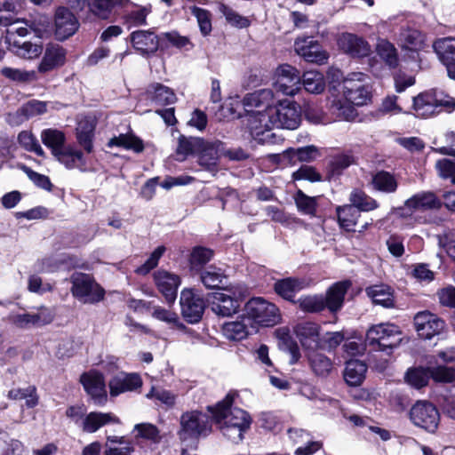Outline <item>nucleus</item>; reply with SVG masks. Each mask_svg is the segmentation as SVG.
<instances>
[{
    "label": "nucleus",
    "mask_w": 455,
    "mask_h": 455,
    "mask_svg": "<svg viewBox=\"0 0 455 455\" xmlns=\"http://www.w3.org/2000/svg\"><path fill=\"white\" fill-rule=\"evenodd\" d=\"M430 378L435 382L450 383L455 380V367L437 366L430 368Z\"/></svg>",
    "instance_id": "obj_62"
},
{
    "label": "nucleus",
    "mask_w": 455,
    "mask_h": 455,
    "mask_svg": "<svg viewBox=\"0 0 455 455\" xmlns=\"http://www.w3.org/2000/svg\"><path fill=\"white\" fill-rule=\"evenodd\" d=\"M66 60V51L62 46L56 44H50L46 46L44 55L38 66L41 73L49 72L62 66Z\"/></svg>",
    "instance_id": "obj_28"
},
{
    "label": "nucleus",
    "mask_w": 455,
    "mask_h": 455,
    "mask_svg": "<svg viewBox=\"0 0 455 455\" xmlns=\"http://www.w3.org/2000/svg\"><path fill=\"white\" fill-rule=\"evenodd\" d=\"M321 156V149L314 145L297 149L290 148L283 152V157H287L290 161H293L296 157L299 162H312Z\"/></svg>",
    "instance_id": "obj_45"
},
{
    "label": "nucleus",
    "mask_w": 455,
    "mask_h": 455,
    "mask_svg": "<svg viewBox=\"0 0 455 455\" xmlns=\"http://www.w3.org/2000/svg\"><path fill=\"white\" fill-rule=\"evenodd\" d=\"M317 349L307 352L309 365L317 376L325 377L332 370V362L325 355L316 351Z\"/></svg>",
    "instance_id": "obj_37"
},
{
    "label": "nucleus",
    "mask_w": 455,
    "mask_h": 455,
    "mask_svg": "<svg viewBox=\"0 0 455 455\" xmlns=\"http://www.w3.org/2000/svg\"><path fill=\"white\" fill-rule=\"evenodd\" d=\"M430 374V368H414L406 372L405 379L411 386L420 388L427 384Z\"/></svg>",
    "instance_id": "obj_54"
},
{
    "label": "nucleus",
    "mask_w": 455,
    "mask_h": 455,
    "mask_svg": "<svg viewBox=\"0 0 455 455\" xmlns=\"http://www.w3.org/2000/svg\"><path fill=\"white\" fill-rule=\"evenodd\" d=\"M376 52L379 57L389 67L395 68L398 65V52L395 45L387 39L380 38L376 44Z\"/></svg>",
    "instance_id": "obj_43"
},
{
    "label": "nucleus",
    "mask_w": 455,
    "mask_h": 455,
    "mask_svg": "<svg viewBox=\"0 0 455 455\" xmlns=\"http://www.w3.org/2000/svg\"><path fill=\"white\" fill-rule=\"evenodd\" d=\"M213 256V251L208 248L195 247L190 254V266L193 269H199L208 263Z\"/></svg>",
    "instance_id": "obj_57"
},
{
    "label": "nucleus",
    "mask_w": 455,
    "mask_h": 455,
    "mask_svg": "<svg viewBox=\"0 0 455 455\" xmlns=\"http://www.w3.org/2000/svg\"><path fill=\"white\" fill-rule=\"evenodd\" d=\"M7 398L13 401L25 400L27 408H35L39 403V396L36 386L29 385L24 388L13 387L7 393Z\"/></svg>",
    "instance_id": "obj_35"
},
{
    "label": "nucleus",
    "mask_w": 455,
    "mask_h": 455,
    "mask_svg": "<svg viewBox=\"0 0 455 455\" xmlns=\"http://www.w3.org/2000/svg\"><path fill=\"white\" fill-rule=\"evenodd\" d=\"M371 185L375 190L387 194L395 192L398 187L395 176L386 171H379L373 174Z\"/></svg>",
    "instance_id": "obj_41"
},
{
    "label": "nucleus",
    "mask_w": 455,
    "mask_h": 455,
    "mask_svg": "<svg viewBox=\"0 0 455 455\" xmlns=\"http://www.w3.org/2000/svg\"><path fill=\"white\" fill-rule=\"evenodd\" d=\"M246 317L242 321L225 323L222 326L223 335L229 340H242L248 335Z\"/></svg>",
    "instance_id": "obj_48"
},
{
    "label": "nucleus",
    "mask_w": 455,
    "mask_h": 455,
    "mask_svg": "<svg viewBox=\"0 0 455 455\" xmlns=\"http://www.w3.org/2000/svg\"><path fill=\"white\" fill-rule=\"evenodd\" d=\"M409 199L412 201L417 212L438 209L441 206L440 200L432 192L418 193Z\"/></svg>",
    "instance_id": "obj_47"
},
{
    "label": "nucleus",
    "mask_w": 455,
    "mask_h": 455,
    "mask_svg": "<svg viewBox=\"0 0 455 455\" xmlns=\"http://www.w3.org/2000/svg\"><path fill=\"white\" fill-rule=\"evenodd\" d=\"M211 432L209 417L201 411H191L184 412L180 417V429L178 433L181 441L197 439Z\"/></svg>",
    "instance_id": "obj_9"
},
{
    "label": "nucleus",
    "mask_w": 455,
    "mask_h": 455,
    "mask_svg": "<svg viewBox=\"0 0 455 455\" xmlns=\"http://www.w3.org/2000/svg\"><path fill=\"white\" fill-rule=\"evenodd\" d=\"M235 396V392H229L215 407L211 408V411L222 435L234 443H239L250 429L251 418L244 410L233 406Z\"/></svg>",
    "instance_id": "obj_1"
},
{
    "label": "nucleus",
    "mask_w": 455,
    "mask_h": 455,
    "mask_svg": "<svg viewBox=\"0 0 455 455\" xmlns=\"http://www.w3.org/2000/svg\"><path fill=\"white\" fill-rule=\"evenodd\" d=\"M181 314L187 322L198 323L204 314L205 303L203 297L193 289H184L180 300Z\"/></svg>",
    "instance_id": "obj_13"
},
{
    "label": "nucleus",
    "mask_w": 455,
    "mask_h": 455,
    "mask_svg": "<svg viewBox=\"0 0 455 455\" xmlns=\"http://www.w3.org/2000/svg\"><path fill=\"white\" fill-rule=\"evenodd\" d=\"M304 280L297 278H285L275 283V292L287 300H291L295 294L306 286Z\"/></svg>",
    "instance_id": "obj_39"
},
{
    "label": "nucleus",
    "mask_w": 455,
    "mask_h": 455,
    "mask_svg": "<svg viewBox=\"0 0 455 455\" xmlns=\"http://www.w3.org/2000/svg\"><path fill=\"white\" fill-rule=\"evenodd\" d=\"M80 382L94 404L101 406L106 403L108 394L105 379L100 372L93 370L84 372L80 377Z\"/></svg>",
    "instance_id": "obj_14"
},
{
    "label": "nucleus",
    "mask_w": 455,
    "mask_h": 455,
    "mask_svg": "<svg viewBox=\"0 0 455 455\" xmlns=\"http://www.w3.org/2000/svg\"><path fill=\"white\" fill-rule=\"evenodd\" d=\"M154 281L166 302L172 304L177 298L180 277L174 273L160 269L154 274Z\"/></svg>",
    "instance_id": "obj_20"
},
{
    "label": "nucleus",
    "mask_w": 455,
    "mask_h": 455,
    "mask_svg": "<svg viewBox=\"0 0 455 455\" xmlns=\"http://www.w3.org/2000/svg\"><path fill=\"white\" fill-rule=\"evenodd\" d=\"M115 424H120V419L113 412L92 411L86 414L81 427L84 432L95 433L102 427Z\"/></svg>",
    "instance_id": "obj_27"
},
{
    "label": "nucleus",
    "mask_w": 455,
    "mask_h": 455,
    "mask_svg": "<svg viewBox=\"0 0 455 455\" xmlns=\"http://www.w3.org/2000/svg\"><path fill=\"white\" fill-rule=\"evenodd\" d=\"M277 101L278 100L271 89L258 90L244 96L243 105L251 135L260 136L263 126L258 123L263 116H267L272 113Z\"/></svg>",
    "instance_id": "obj_4"
},
{
    "label": "nucleus",
    "mask_w": 455,
    "mask_h": 455,
    "mask_svg": "<svg viewBox=\"0 0 455 455\" xmlns=\"http://www.w3.org/2000/svg\"><path fill=\"white\" fill-rule=\"evenodd\" d=\"M108 146L109 148L118 147L126 150H132L135 153H140L144 149L143 141L132 132L122 133L113 137L109 140Z\"/></svg>",
    "instance_id": "obj_38"
},
{
    "label": "nucleus",
    "mask_w": 455,
    "mask_h": 455,
    "mask_svg": "<svg viewBox=\"0 0 455 455\" xmlns=\"http://www.w3.org/2000/svg\"><path fill=\"white\" fill-rule=\"evenodd\" d=\"M47 111V103L39 100H30L20 108L12 116L15 120H10L12 124H19L28 118L43 115Z\"/></svg>",
    "instance_id": "obj_34"
},
{
    "label": "nucleus",
    "mask_w": 455,
    "mask_h": 455,
    "mask_svg": "<svg viewBox=\"0 0 455 455\" xmlns=\"http://www.w3.org/2000/svg\"><path fill=\"white\" fill-rule=\"evenodd\" d=\"M414 324L418 334L427 339L439 334L445 326L441 318L429 311L419 312L414 317Z\"/></svg>",
    "instance_id": "obj_19"
},
{
    "label": "nucleus",
    "mask_w": 455,
    "mask_h": 455,
    "mask_svg": "<svg viewBox=\"0 0 455 455\" xmlns=\"http://www.w3.org/2000/svg\"><path fill=\"white\" fill-rule=\"evenodd\" d=\"M55 35L59 40H65L78 29L76 17L66 7H60L55 12Z\"/></svg>",
    "instance_id": "obj_21"
},
{
    "label": "nucleus",
    "mask_w": 455,
    "mask_h": 455,
    "mask_svg": "<svg viewBox=\"0 0 455 455\" xmlns=\"http://www.w3.org/2000/svg\"><path fill=\"white\" fill-rule=\"evenodd\" d=\"M141 385V379L136 373L120 372L108 382L111 396H117L120 394L133 391L140 387Z\"/></svg>",
    "instance_id": "obj_25"
},
{
    "label": "nucleus",
    "mask_w": 455,
    "mask_h": 455,
    "mask_svg": "<svg viewBox=\"0 0 455 455\" xmlns=\"http://www.w3.org/2000/svg\"><path fill=\"white\" fill-rule=\"evenodd\" d=\"M402 48L409 51H421L426 47L425 35L414 28H403L397 38Z\"/></svg>",
    "instance_id": "obj_33"
},
{
    "label": "nucleus",
    "mask_w": 455,
    "mask_h": 455,
    "mask_svg": "<svg viewBox=\"0 0 455 455\" xmlns=\"http://www.w3.org/2000/svg\"><path fill=\"white\" fill-rule=\"evenodd\" d=\"M203 144L196 152L198 163L205 169L212 171L222 154V143L220 141H206L203 139Z\"/></svg>",
    "instance_id": "obj_26"
},
{
    "label": "nucleus",
    "mask_w": 455,
    "mask_h": 455,
    "mask_svg": "<svg viewBox=\"0 0 455 455\" xmlns=\"http://www.w3.org/2000/svg\"><path fill=\"white\" fill-rule=\"evenodd\" d=\"M31 313L33 315L35 328H40L51 324L56 315V312L53 307H49L44 305L32 307Z\"/></svg>",
    "instance_id": "obj_52"
},
{
    "label": "nucleus",
    "mask_w": 455,
    "mask_h": 455,
    "mask_svg": "<svg viewBox=\"0 0 455 455\" xmlns=\"http://www.w3.org/2000/svg\"><path fill=\"white\" fill-rule=\"evenodd\" d=\"M301 85L299 72L288 64L279 66L275 73V88L285 95H295Z\"/></svg>",
    "instance_id": "obj_12"
},
{
    "label": "nucleus",
    "mask_w": 455,
    "mask_h": 455,
    "mask_svg": "<svg viewBox=\"0 0 455 455\" xmlns=\"http://www.w3.org/2000/svg\"><path fill=\"white\" fill-rule=\"evenodd\" d=\"M71 283L73 296L84 304L96 303L104 298V290L87 274H73Z\"/></svg>",
    "instance_id": "obj_10"
},
{
    "label": "nucleus",
    "mask_w": 455,
    "mask_h": 455,
    "mask_svg": "<svg viewBox=\"0 0 455 455\" xmlns=\"http://www.w3.org/2000/svg\"><path fill=\"white\" fill-rule=\"evenodd\" d=\"M18 141L26 150L33 152L39 156H43L44 155V149L32 132L28 131L20 132L18 135Z\"/></svg>",
    "instance_id": "obj_58"
},
{
    "label": "nucleus",
    "mask_w": 455,
    "mask_h": 455,
    "mask_svg": "<svg viewBox=\"0 0 455 455\" xmlns=\"http://www.w3.org/2000/svg\"><path fill=\"white\" fill-rule=\"evenodd\" d=\"M356 106L347 101L345 98H337L331 101L329 111L335 121L353 122L358 116Z\"/></svg>",
    "instance_id": "obj_30"
},
{
    "label": "nucleus",
    "mask_w": 455,
    "mask_h": 455,
    "mask_svg": "<svg viewBox=\"0 0 455 455\" xmlns=\"http://www.w3.org/2000/svg\"><path fill=\"white\" fill-rule=\"evenodd\" d=\"M301 84H303L304 89L309 93H322L325 89L324 76L317 70L312 69L306 71L301 77Z\"/></svg>",
    "instance_id": "obj_42"
},
{
    "label": "nucleus",
    "mask_w": 455,
    "mask_h": 455,
    "mask_svg": "<svg viewBox=\"0 0 455 455\" xmlns=\"http://www.w3.org/2000/svg\"><path fill=\"white\" fill-rule=\"evenodd\" d=\"M349 201L358 212H370L379 207L378 202L361 189H354L350 194Z\"/></svg>",
    "instance_id": "obj_46"
},
{
    "label": "nucleus",
    "mask_w": 455,
    "mask_h": 455,
    "mask_svg": "<svg viewBox=\"0 0 455 455\" xmlns=\"http://www.w3.org/2000/svg\"><path fill=\"white\" fill-rule=\"evenodd\" d=\"M294 332L307 352L318 349L320 334L319 326L316 323L310 322L298 323L294 328Z\"/></svg>",
    "instance_id": "obj_24"
},
{
    "label": "nucleus",
    "mask_w": 455,
    "mask_h": 455,
    "mask_svg": "<svg viewBox=\"0 0 455 455\" xmlns=\"http://www.w3.org/2000/svg\"><path fill=\"white\" fill-rule=\"evenodd\" d=\"M403 341L399 326L391 323L371 325L366 332L365 343L373 350L385 351L390 355Z\"/></svg>",
    "instance_id": "obj_5"
},
{
    "label": "nucleus",
    "mask_w": 455,
    "mask_h": 455,
    "mask_svg": "<svg viewBox=\"0 0 455 455\" xmlns=\"http://www.w3.org/2000/svg\"><path fill=\"white\" fill-rule=\"evenodd\" d=\"M165 252V247L161 245L158 246L154 250V251L150 254L148 259L146 260V262L137 267L136 273L139 275H147L148 274L153 268H155L159 262V259Z\"/></svg>",
    "instance_id": "obj_63"
},
{
    "label": "nucleus",
    "mask_w": 455,
    "mask_h": 455,
    "mask_svg": "<svg viewBox=\"0 0 455 455\" xmlns=\"http://www.w3.org/2000/svg\"><path fill=\"white\" fill-rule=\"evenodd\" d=\"M355 164V157L351 153H340L334 156L330 163L332 174H340L345 169Z\"/></svg>",
    "instance_id": "obj_59"
},
{
    "label": "nucleus",
    "mask_w": 455,
    "mask_h": 455,
    "mask_svg": "<svg viewBox=\"0 0 455 455\" xmlns=\"http://www.w3.org/2000/svg\"><path fill=\"white\" fill-rule=\"evenodd\" d=\"M259 124L263 126L262 133L259 140L267 142L275 134L271 130L275 127L284 128L288 130L297 129L301 122V109L299 104L288 100H278L272 113L267 116H263Z\"/></svg>",
    "instance_id": "obj_3"
},
{
    "label": "nucleus",
    "mask_w": 455,
    "mask_h": 455,
    "mask_svg": "<svg viewBox=\"0 0 455 455\" xmlns=\"http://www.w3.org/2000/svg\"><path fill=\"white\" fill-rule=\"evenodd\" d=\"M337 215L339 226L347 231H355V226L360 216L359 212L351 204L339 206Z\"/></svg>",
    "instance_id": "obj_44"
},
{
    "label": "nucleus",
    "mask_w": 455,
    "mask_h": 455,
    "mask_svg": "<svg viewBox=\"0 0 455 455\" xmlns=\"http://www.w3.org/2000/svg\"><path fill=\"white\" fill-rule=\"evenodd\" d=\"M340 51L352 58H364L371 54V44L363 37L352 33H342L337 39Z\"/></svg>",
    "instance_id": "obj_17"
},
{
    "label": "nucleus",
    "mask_w": 455,
    "mask_h": 455,
    "mask_svg": "<svg viewBox=\"0 0 455 455\" xmlns=\"http://www.w3.org/2000/svg\"><path fill=\"white\" fill-rule=\"evenodd\" d=\"M295 203L300 212L307 215H314L316 210L315 197L307 196L301 190L295 196Z\"/></svg>",
    "instance_id": "obj_60"
},
{
    "label": "nucleus",
    "mask_w": 455,
    "mask_h": 455,
    "mask_svg": "<svg viewBox=\"0 0 455 455\" xmlns=\"http://www.w3.org/2000/svg\"><path fill=\"white\" fill-rule=\"evenodd\" d=\"M433 48L445 65L450 78H455V38L443 37L435 41Z\"/></svg>",
    "instance_id": "obj_22"
},
{
    "label": "nucleus",
    "mask_w": 455,
    "mask_h": 455,
    "mask_svg": "<svg viewBox=\"0 0 455 455\" xmlns=\"http://www.w3.org/2000/svg\"><path fill=\"white\" fill-rule=\"evenodd\" d=\"M203 145V139L201 138H186L181 136L179 139V144L176 150L178 159L183 161L189 155H196L198 148Z\"/></svg>",
    "instance_id": "obj_49"
},
{
    "label": "nucleus",
    "mask_w": 455,
    "mask_h": 455,
    "mask_svg": "<svg viewBox=\"0 0 455 455\" xmlns=\"http://www.w3.org/2000/svg\"><path fill=\"white\" fill-rule=\"evenodd\" d=\"M366 293L375 304L384 307H391L394 306L393 290L387 284L370 286L366 289Z\"/></svg>",
    "instance_id": "obj_36"
},
{
    "label": "nucleus",
    "mask_w": 455,
    "mask_h": 455,
    "mask_svg": "<svg viewBox=\"0 0 455 455\" xmlns=\"http://www.w3.org/2000/svg\"><path fill=\"white\" fill-rule=\"evenodd\" d=\"M145 96L146 99L159 106L172 105L177 100L173 90L159 83L149 84L145 92Z\"/></svg>",
    "instance_id": "obj_31"
},
{
    "label": "nucleus",
    "mask_w": 455,
    "mask_h": 455,
    "mask_svg": "<svg viewBox=\"0 0 455 455\" xmlns=\"http://www.w3.org/2000/svg\"><path fill=\"white\" fill-rule=\"evenodd\" d=\"M43 144L51 151L52 156L67 169L87 170V161L82 150L67 144L66 133L57 128H46L40 134Z\"/></svg>",
    "instance_id": "obj_2"
},
{
    "label": "nucleus",
    "mask_w": 455,
    "mask_h": 455,
    "mask_svg": "<svg viewBox=\"0 0 455 455\" xmlns=\"http://www.w3.org/2000/svg\"><path fill=\"white\" fill-rule=\"evenodd\" d=\"M410 419L419 427L434 433L439 425L438 410L429 402L419 401L410 410Z\"/></svg>",
    "instance_id": "obj_11"
},
{
    "label": "nucleus",
    "mask_w": 455,
    "mask_h": 455,
    "mask_svg": "<svg viewBox=\"0 0 455 455\" xmlns=\"http://www.w3.org/2000/svg\"><path fill=\"white\" fill-rule=\"evenodd\" d=\"M306 119L313 124H328L334 122L331 114L325 113L321 108L307 105L304 110Z\"/></svg>",
    "instance_id": "obj_55"
},
{
    "label": "nucleus",
    "mask_w": 455,
    "mask_h": 455,
    "mask_svg": "<svg viewBox=\"0 0 455 455\" xmlns=\"http://www.w3.org/2000/svg\"><path fill=\"white\" fill-rule=\"evenodd\" d=\"M294 48L295 52L307 62L323 65L329 59V53L312 37L298 38Z\"/></svg>",
    "instance_id": "obj_16"
},
{
    "label": "nucleus",
    "mask_w": 455,
    "mask_h": 455,
    "mask_svg": "<svg viewBox=\"0 0 455 455\" xmlns=\"http://www.w3.org/2000/svg\"><path fill=\"white\" fill-rule=\"evenodd\" d=\"M12 49L18 56L29 60L37 58L43 52L42 44L31 42L14 41Z\"/></svg>",
    "instance_id": "obj_50"
},
{
    "label": "nucleus",
    "mask_w": 455,
    "mask_h": 455,
    "mask_svg": "<svg viewBox=\"0 0 455 455\" xmlns=\"http://www.w3.org/2000/svg\"><path fill=\"white\" fill-rule=\"evenodd\" d=\"M95 122L94 120L84 117L77 123L76 128V138L78 144L84 149L88 154L92 152L93 143L92 140L94 137Z\"/></svg>",
    "instance_id": "obj_32"
},
{
    "label": "nucleus",
    "mask_w": 455,
    "mask_h": 455,
    "mask_svg": "<svg viewBox=\"0 0 455 455\" xmlns=\"http://www.w3.org/2000/svg\"><path fill=\"white\" fill-rule=\"evenodd\" d=\"M435 168L443 179H449L455 183V161L442 159L436 162Z\"/></svg>",
    "instance_id": "obj_64"
},
{
    "label": "nucleus",
    "mask_w": 455,
    "mask_h": 455,
    "mask_svg": "<svg viewBox=\"0 0 455 455\" xmlns=\"http://www.w3.org/2000/svg\"><path fill=\"white\" fill-rule=\"evenodd\" d=\"M367 371L366 364L360 360H349L346 363L344 371V379L350 386L360 385Z\"/></svg>",
    "instance_id": "obj_40"
},
{
    "label": "nucleus",
    "mask_w": 455,
    "mask_h": 455,
    "mask_svg": "<svg viewBox=\"0 0 455 455\" xmlns=\"http://www.w3.org/2000/svg\"><path fill=\"white\" fill-rule=\"evenodd\" d=\"M226 279L224 272L214 266H210L201 275V280L207 288H219Z\"/></svg>",
    "instance_id": "obj_53"
},
{
    "label": "nucleus",
    "mask_w": 455,
    "mask_h": 455,
    "mask_svg": "<svg viewBox=\"0 0 455 455\" xmlns=\"http://www.w3.org/2000/svg\"><path fill=\"white\" fill-rule=\"evenodd\" d=\"M146 396L149 399H155L167 407L173 406L176 401V395L172 392L159 387H152Z\"/></svg>",
    "instance_id": "obj_61"
},
{
    "label": "nucleus",
    "mask_w": 455,
    "mask_h": 455,
    "mask_svg": "<svg viewBox=\"0 0 455 455\" xmlns=\"http://www.w3.org/2000/svg\"><path fill=\"white\" fill-rule=\"evenodd\" d=\"M68 4L76 12L88 7L90 12L99 19L107 20L112 13L113 7L123 5L128 0H66Z\"/></svg>",
    "instance_id": "obj_15"
},
{
    "label": "nucleus",
    "mask_w": 455,
    "mask_h": 455,
    "mask_svg": "<svg viewBox=\"0 0 455 455\" xmlns=\"http://www.w3.org/2000/svg\"><path fill=\"white\" fill-rule=\"evenodd\" d=\"M152 315L156 319L172 325V328L187 331V327L180 322L177 313L173 311L167 310L161 307H155L153 308Z\"/></svg>",
    "instance_id": "obj_51"
},
{
    "label": "nucleus",
    "mask_w": 455,
    "mask_h": 455,
    "mask_svg": "<svg viewBox=\"0 0 455 455\" xmlns=\"http://www.w3.org/2000/svg\"><path fill=\"white\" fill-rule=\"evenodd\" d=\"M299 307L308 313H316L323 310L325 307V299L323 295H310L301 297L299 299Z\"/></svg>",
    "instance_id": "obj_56"
},
{
    "label": "nucleus",
    "mask_w": 455,
    "mask_h": 455,
    "mask_svg": "<svg viewBox=\"0 0 455 455\" xmlns=\"http://www.w3.org/2000/svg\"><path fill=\"white\" fill-rule=\"evenodd\" d=\"M412 109L417 117L429 118L437 115L443 108L455 109V99L436 91H427L413 97Z\"/></svg>",
    "instance_id": "obj_6"
},
{
    "label": "nucleus",
    "mask_w": 455,
    "mask_h": 455,
    "mask_svg": "<svg viewBox=\"0 0 455 455\" xmlns=\"http://www.w3.org/2000/svg\"><path fill=\"white\" fill-rule=\"evenodd\" d=\"M342 93L347 101L356 107L370 104L372 92L368 76L362 72L348 74L343 81Z\"/></svg>",
    "instance_id": "obj_7"
},
{
    "label": "nucleus",
    "mask_w": 455,
    "mask_h": 455,
    "mask_svg": "<svg viewBox=\"0 0 455 455\" xmlns=\"http://www.w3.org/2000/svg\"><path fill=\"white\" fill-rule=\"evenodd\" d=\"M350 286L351 282L346 280L335 283L328 289L324 299L325 307L331 312H337L342 307L345 295Z\"/></svg>",
    "instance_id": "obj_29"
},
{
    "label": "nucleus",
    "mask_w": 455,
    "mask_h": 455,
    "mask_svg": "<svg viewBox=\"0 0 455 455\" xmlns=\"http://www.w3.org/2000/svg\"><path fill=\"white\" fill-rule=\"evenodd\" d=\"M247 321L250 319L262 326H273L279 323L281 315L276 306L263 298H252L244 306Z\"/></svg>",
    "instance_id": "obj_8"
},
{
    "label": "nucleus",
    "mask_w": 455,
    "mask_h": 455,
    "mask_svg": "<svg viewBox=\"0 0 455 455\" xmlns=\"http://www.w3.org/2000/svg\"><path fill=\"white\" fill-rule=\"evenodd\" d=\"M133 48L141 55H149L157 51L160 39L151 30H137L131 34Z\"/></svg>",
    "instance_id": "obj_23"
},
{
    "label": "nucleus",
    "mask_w": 455,
    "mask_h": 455,
    "mask_svg": "<svg viewBox=\"0 0 455 455\" xmlns=\"http://www.w3.org/2000/svg\"><path fill=\"white\" fill-rule=\"evenodd\" d=\"M210 306L214 314L226 317L238 311L240 300L235 294H231L230 290L224 289L221 291L212 293Z\"/></svg>",
    "instance_id": "obj_18"
}]
</instances>
